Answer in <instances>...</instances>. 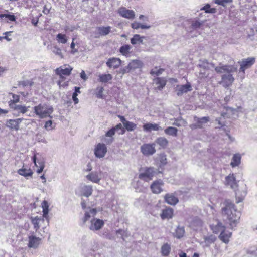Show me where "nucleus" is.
Returning a JSON list of instances; mask_svg holds the SVG:
<instances>
[{
    "label": "nucleus",
    "instance_id": "22",
    "mask_svg": "<svg viewBox=\"0 0 257 257\" xmlns=\"http://www.w3.org/2000/svg\"><path fill=\"white\" fill-rule=\"evenodd\" d=\"M31 222L34 226V228L35 230V233L38 232V230L40 227L41 224L44 222V219L43 218L36 216L35 217H31Z\"/></svg>",
    "mask_w": 257,
    "mask_h": 257
},
{
    "label": "nucleus",
    "instance_id": "19",
    "mask_svg": "<svg viewBox=\"0 0 257 257\" xmlns=\"http://www.w3.org/2000/svg\"><path fill=\"white\" fill-rule=\"evenodd\" d=\"M174 210L171 208H166L162 210L160 216L162 219L169 220L171 219L173 216Z\"/></svg>",
    "mask_w": 257,
    "mask_h": 257
},
{
    "label": "nucleus",
    "instance_id": "18",
    "mask_svg": "<svg viewBox=\"0 0 257 257\" xmlns=\"http://www.w3.org/2000/svg\"><path fill=\"white\" fill-rule=\"evenodd\" d=\"M23 118L10 119L6 122V126L11 129L18 131L19 129V124L22 122Z\"/></svg>",
    "mask_w": 257,
    "mask_h": 257
},
{
    "label": "nucleus",
    "instance_id": "34",
    "mask_svg": "<svg viewBox=\"0 0 257 257\" xmlns=\"http://www.w3.org/2000/svg\"><path fill=\"white\" fill-rule=\"evenodd\" d=\"M145 38L144 36H141L139 34H135L131 39V43L133 45L137 44H143V40Z\"/></svg>",
    "mask_w": 257,
    "mask_h": 257
},
{
    "label": "nucleus",
    "instance_id": "3",
    "mask_svg": "<svg viewBox=\"0 0 257 257\" xmlns=\"http://www.w3.org/2000/svg\"><path fill=\"white\" fill-rule=\"evenodd\" d=\"M215 70L217 73L223 74L221 76V80L219 82L220 84L225 88L232 85L234 81L232 73L236 72V67L233 65L220 64L215 68Z\"/></svg>",
    "mask_w": 257,
    "mask_h": 257
},
{
    "label": "nucleus",
    "instance_id": "43",
    "mask_svg": "<svg viewBox=\"0 0 257 257\" xmlns=\"http://www.w3.org/2000/svg\"><path fill=\"white\" fill-rule=\"evenodd\" d=\"M202 225V221L199 218H195L191 223V226L194 230H197Z\"/></svg>",
    "mask_w": 257,
    "mask_h": 257
},
{
    "label": "nucleus",
    "instance_id": "14",
    "mask_svg": "<svg viewBox=\"0 0 257 257\" xmlns=\"http://www.w3.org/2000/svg\"><path fill=\"white\" fill-rule=\"evenodd\" d=\"M210 119L209 117H202L201 118L194 117V121L196 122V124H193L190 125L192 129L197 127L202 128L205 124L209 122Z\"/></svg>",
    "mask_w": 257,
    "mask_h": 257
},
{
    "label": "nucleus",
    "instance_id": "29",
    "mask_svg": "<svg viewBox=\"0 0 257 257\" xmlns=\"http://www.w3.org/2000/svg\"><path fill=\"white\" fill-rule=\"evenodd\" d=\"M211 230L214 233H220L225 229V227L220 222H217L216 224H213L210 225Z\"/></svg>",
    "mask_w": 257,
    "mask_h": 257
},
{
    "label": "nucleus",
    "instance_id": "1",
    "mask_svg": "<svg viewBox=\"0 0 257 257\" xmlns=\"http://www.w3.org/2000/svg\"><path fill=\"white\" fill-rule=\"evenodd\" d=\"M224 206L222 208V212L224 217L229 224L230 228L233 229L236 227L240 218L241 213L236 208L235 205L229 200H226Z\"/></svg>",
    "mask_w": 257,
    "mask_h": 257
},
{
    "label": "nucleus",
    "instance_id": "49",
    "mask_svg": "<svg viewBox=\"0 0 257 257\" xmlns=\"http://www.w3.org/2000/svg\"><path fill=\"white\" fill-rule=\"evenodd\" d=\"M185 233V230L183 227H178L176 230V236L180 238L183 237Z\"/></svg>",
    "mask_w": 257,
    "mask_h": 257
},
{
    "label": "nucleus",
    "instance_id": "38",
    "mask_svg": "<svg viewBox=\"0 0 257 257\" xmlns=\"http://www.w3.org/2000/svg\"><path fill=\"white\" fill-rule=\"evenodd\" d=\"M155 143L164 148L167 146L168 141L165 137H159L155 140Z\"/></svg>",
    "mask_w": 257,
    "mask_h": 257
},
{
    "label": "nucleus",
    "instance_id": "47",
    "mask_svg": "<svg viewBox=\"0 0 257 257\" xmlns=\"http://www.w3.org/2000/svg\"><path fill=\"white\" fill-rule=\"evenodd\" d=\"M104 91V88L102 87L99 86L97 87L96 89V95L98 98L103 99L104 98V95L103 93Z\"/></svg>",
    "mask_w": 257,
    "mask_h": 257
},
{
    "label": "nucleus",
    "instance_id": "4",
    "mask_svg": "<svg viewBox=\"0 0 257 257\" xmlns=\"http://www.w3.org/2000/svg\"><path fill=\"white\" fill-rule=\"evenodd\" d=\"M33 109L36 115L41 119L47 117L52 118L51 114L53 112V108L50 105L46 103L39 104L35 106Z\"/></svg>",
    "mask_w": 257,
    "mask_h": 257
},
{
    "label": "nucleus",
    "instance_id": "45",
    "mask_svg": "<svg viewBox=\"0 0 257 257\" xmlns=\"http://www.w3.org/2000/svg\"><path fill=\"white\" fill-rule=\"evenodd\" d=\"M170 250L171 248L170 245L166 243L161 247L162 254L164 256H167L169 254Z\"/></svg>",
    "mask_w": 257,
    "mask_h": 257
},
{
    "label": "nucleus",
    "instance_id": "16",
    "mask_svg": "<svg viewBox=\"0 0 257 257\" xmlns=\"http://www.w3.org/2000/svg\"><path fill=\"white\" fill-rule=\"evenodd\" d=\"M92 191L93 189L91 185H84L80 186L78 189L79 194L86 197L91 195Z\"/></svg>",
    "mask_w": 257,
    "mask_h": 257
},
{
    "label": "nucleus",
    "instance_id": "5",
    "mask_svg": "<svg viewBox=\"0 0 257 257\" xmlns=\"http://www.w3.org/2000/svg\"><path fill=\"white\" fill-rule=\"evenodd\" d=\"M28 239V246L29 248L36 249L41 243L42 238L40 236H37L36 233L34 232H30Z\"/></svg>",
    "mask_w": 257,
    "mask_h": 257
},
{
    "label": "nucleus",
    "instance_id": "25",
    "mask_svg": "<svg viewBox=\"0 0 257 257\" xmlns=\"http://www.w3.org/2000/svg\"><path fill=\"white\" fill-rule=\"evenodd\" d=\"M143 130L146 132H151L152 131L162 130V128L158 124L156 123H147L143 126Z\"/></svg>",
    "mask_w": 257,
    "mask_h": 257
},
{
    "label": "nucleus",
    "instance_id": "52",
    "mask_svg": "<svg viewBox=\"0 0 257 257\" xmlns=\"http://www.w3.org/2000/svg\"><path fill=\"white\" fill-rule=\"evenodd\" d=\"M57 39L59 43L65 44L67 42V39L66 38V36L64 34L59 33L57 35Z\"/></svg>",
    "mask_w": 257,
    "mask_h": 257
},
{
    "label": "nucleus",
    "instance_id": "7",
    "mask_svg": "<svg viewBox=\"0 0 257 257\" xmlns=\"http://www.w3.org/2000/svg\"><path fill=\"white\" fill-rule=\"evenodd\" d=\"M102 172L101 170L93 171L86 176V178L93 183L99 184L102 178Z\"/></svg>",
    "mask_w": 257,
    "mask_h": 257
},
{
    "label": "nucleus",
    "instance_id": "37",
    "mask_svg": "<svg viewBox=\"0 0 257 257\" xmlns=\"http://www.w3.org/2000/svg\"><path fill=\"white\" fill-rule=\"evenodd\" d=\"M12 107H13L14 109V110L22 114H24L26 112H27L29 108V107H26L24 105L16 104H14V105H12Z\"/></svg>",
    "mask_w": 257,
    "mask_h": 257
},
{
    "label": "nucleus",
    "instance_id": "13",
    "mask_svg": "<svg viewBox=\"0 0 257 257\" xmlns=\"http://www.w3.org/2000/svg\"><path fill=\"white\" fill-rule=\"evenodd\" d=\"M255 62V58L254 57H248L244 59L240 62V71H242L244 73L245 69L251 67Z\"/></svg>",
    "mask_w": 257,
    "mask_h": 257
},
{
    "label": "nucleus",
    "instance_id": "48",
    "mask_svg": "<svg viewBox=\"0 0 257 257\" xmlns=\"http://www.w3.org/2000/svg\"><path fill=\"white\" fill-rule=\"evenodd\" d=\"M246 195V191H243L241 194H240V192L239 191L236 192V196L237 198L238 199V200L237 201V203H239L241 202L244 197H245Z\"/></svg>",
    "mask_w": 257,
    "mask_h": 257
},
{
    "label": "nucleus",
    "instance_id": "40",
    "mask_svg": "<svg viewBox=\"0 0 257 257\" xmlns=\"http://www.w3.org/2000/svg\"><path fill=\"white\" fill-rule=\"evenodd\" d=\"M201 11H204L206 13H211L214 14L217 12V10L215 8L210 7V5L209 4H206L204 7H202L200 9Z\"/></svg>",
    "mask_w": 257,
    "mask_h": 257
},
{
    "label": "nucleus",
    "instance_id": "55",
    "mask_svg": "<svg viewBox=\"0 0 257 257\" xmlns=\"http://www.w3.org/2000/svg\"><path fill=\"white\" fill-rule=\"evenodd\" d=\"M52 52L56 55L59 56L61 58H63L62 51L60 48L57 46H54L52 49Z\"/></svg>",
    "mask_w": 257,
    "mask_h": 257
},
{
    "label": "nucleus",
    "instance_id": "46",
    "mask_svg": "<svg viewBox=\"0 0 257 257\" xmlns=\"http://www.w3.org/2000/svg\"><path fill=\"white\" fill-rule=\"evenodd\" d=\"M187 122L183 119H175L174 122L173 123V125L176 126H185L187 125Z\"/></svg>",
    "mask_w": 257,
    "mask_h": 257
},
{
    "label": "nucleus",
    "instance_id": "10",
    "mask_svg": "<svg viewBox=\"0 0 257 257\" xmlns=\"http://www.w3.org/2000/svg\"><path fill=\"white\" fill-rule=\"evenodd\" d=\"M117 12L122 17L129 20H133L135 17V13L133 10H128L124 7L119 8Z\"/></svg>",
    "mask_w": 257,
    "mask_h": 257
},
{
    "label": "nucleus",
    "instance_id": "61",
    "mask_svg": "<svg viewBox=\"0 0 257 257\" xmlns=\"http://www.w3.org/2000/svg\"><path fill=\"white\" fill-rule=\"evenodd\" d=\"M202 23L198 21H196L192 24V27L193 28L197 29L200 27Z\"/></svg>",
    "mask_w": 257,
    "mask_h": 257
},
{
    "label": "nucleus",
    "instance_id": "54",
    "mask_svg": "<svg viewBox=\"0 0 257 257\" xmlns=\"http://www.w3.org/2000/svg\"><path fill=\"white\" fill-rule=\"evenodd\" d=\"M131 70H130V68H128V66L127 65L125 67L120 68L119 69V70L117 71V73L118 74H120L121 75V77H122V76L124 74L128 73Z\"/></svg>",
    "mask_w": 257,
    "mask_h": 257
},
{
    "label": "nucleus",
    "instance_id": "53",
    "mask_svg": "<svg viewBox=\"0 0 257 257\" xmlns=\"http://www.w3.org/2000/svg\"><path fill=\"white\" fill-rule=\"evenodd\" d=\"M163 71H164L163 69H161V68L158 69L157 67H155V68L151 70L150 73L152 75H156L157 76H158V75L161 74Z\"/></svg>",
    "mask_w": 257,
    "mask_h": 257
},
{
    "label": "nucleus",
    "instance_id": "51",
    "mask_svg": "<svg viewBox=\"0 0 257 257\" xmlns=\"http://www.w3.org/2000/svg\"><path fill=\"white\" fill-rule=\"evenodd\" d=\"M232 2V0H214L215 4L222 6L223 7H226L227 4Z\"/></svg>",
    "mask_w": 257,
    "mask_h": 257
},
{
    "label": "nucleus",
    "instance_id": "17",
    "mask_svg": "<svg viewBox=\"0 0 257 257\" xmlns=\"http://www.w3.org/2000/svg\"><path fill=\"white\" fill-rule=\"evenodd\" d=\"M121 64V60L118 58H110L107 61L106 64L110 68L116 69Z\"/></svg>",
    "mask_w": 257,
    "mask_h": 257
},
{
    "label": "nucleus",
    "instance_id": "62",
    "mask_svg": "<svg viewBox=\"0 0 257 257\" xmlns=\"http://www.w3.org/2000/svg\"><path fill=\"white\" fill-rule=\"evenodd\" d=\"M102 236L104 237V238H106L107 239H113V237L111 236V235H110L108 232H107V231H105L104 232Z\"/></svg>",
    "mask_w": 257,
    "mask_h": 257
},
{
    "label": "nucleus",
    "instance_id": "58",
    "mask_svg": "<svg viewBox=\"0 0 257 257\" xmlns=\"http://www.w3.org/2000/svg\"><path fill=\"white\" fill-rule=\"evenodd\" d=\"M125 233V231H124V230H123L122 229H119V230H117L116 231V234L117 236V237L121 238L123 240L124 239V234Z\"/></svg>",
    "mask_w": 257,
    "mask_h": 257
},
{
    "label": "nucleus",
    "instance_id": "9",
    "mask_svg": "<svg viewBox=\"0 0 257 257\" xmlns=\"http://www.w3.org/2000/svg\"><path fill=\"white\" fill-rule=\"evenodd\" d=\"M72 70L73 68L70 65L65 64L56 68L55 72L60 78H63V75L69 76L71 74Z\"/></svg>",
    "mask_w": 257,
    "mask_h": 257
},
{
    "label": "nucleus",
    "instance_id": "8",
    "mask_svg": "<svg viewBox=\"0 0 257 257\" xmlns=\"http://www.w3.org/2000/svg\"><path fill=\"white\" fill-rule=\"evenodd\" d=\"M156 173L154 168H149L146 169L145 171L139 174V177L140 179L148 182L151 180Z\"/></svg>",
    "mask_w": 257,
    "mask_h": 257
},
{
    "label": "nucleus",
    "instance_id": "33",
    "mask_svg": "<svg viewBox=\"0 0 257 257\" xmlns=\"http://www.w3.org/2000/svg\"><path fill=\"white\" fill-rule=\"evenodd\" d=\"M208 63L206 61H203L202 64H199L200 67L202 68L200 70V75L201 77H207L208 76V73L207 72L206 68L208 67Z\"/></svg>",
    "mask_w": 257,
    "mask_h": 257
},
{
    "label": "nucleus",
    "instance_id": "12",
    "mask_svg": "<svg viewBox=\"0 0 257 257\" xmlns=\"http://www.w3.org/2000/svg\"><path fill=\"white\" fill-rule=\"evenodd\" d=\"M111 27H98L93 33L94 38H99L100 36H105L108 35L111 30Z\"/></svg>",
    "mask_w": 257,
    "mask_h": 257
},
{
    "label": "nucleus",
    "instance_id": "50",
    "mask_svg": "<svg viewBox=\"0 0 257 257\" xmlns=\"http://www.w3.org/2000/svg\"><path fill=\"white\" fill-rule=\"evenodd\" d=\"M0 18L3 19V18H7L9 21H15L16 17L14 15H11L9 14H0Z\"/></svg>",
    "mask_w": 257,
    "mask_h": 257
},
{
    "label": "nucleus",
    "instance_id": "41",
    "mask_svg": "<svg viewBox=\"0 0 257 257\" xmlns=\"http://www.w3.org/2000/svg\"><path fill=\"white\" fill-rule=\"evenodd\" d=\"M131 49V46L130 45L125 44L122 45L119 49L120 52L124 56H127Z\"/></svg>",
    "mask_w": 257,
    "mask_h": 257
},
{
    "label": "nucleus",
    "instance_id": "2",
    "mask_svg": "<svg viewBox=\"0 0 257 257\" xmlns=\"http://www.w3.org/2000/svg\"><path fill=\"white\" fill-rule=\"evenodd\" d=\"M97 213L95 208H88L85 211L84 216L82 218L83 223L87 226L92 231L100 230L104 225V221L100 219L95 218Z\"/></svg>",
    "mask_w": 257,
    "mask_h": 257
},
{
    "label": "nucleus",
    "instance_id": "23",
    "mask_svg": "<svg viewBox=\"0 0 257 257\" xmlns=\"http://www.w3.org/2000/svg\"><path fill=\"white\" fill-rule=\"evenodd\" d=\"M203 239L204 241H202L200 244L203 247H209L210 244H212L216 240V237L213 235H210L204 236Z\"/></svg>",
    "mask_w": 257,
    "mask_h": 257
},
{
    "label": "nucleus",
    "instance_id": "11",
    "mask_svg": "<svg viewBox=\"0 0 257 257\" xmlns=\"http://www.w3.org/2000/svg\"><path fill=\"white\" fill-rule=\"evenodd\" d=\"M107 152V148L106 145L103 143H98L95 148L94 154L95 156L99 158L104 157Z\"/></svg>",
    "mask_w": 257,
    "mask_h": 257
},
{
    "label": "nucleus",
    "instance_id": "30",
    "mask_svg": "<svg viewBox=\"0 0 257 257\" xmlns=\"http://www.w3.org/2000/svg\"><path fill=\"white\" fill-rule=\"evenodd\" d=\"M18 173L25 178H28L29 177H32L33 172L30 168H26L23 167L21 169H20L17 171Z\"/></svg>",
    "mask_w": 257,
    "mask_h": 257
},
{
    "label": "nucleus",
    "instance_id": "35",
    "mask_svg": "<svg viewBox=\"0 0 257 257\" xmlns=\"http://www.w3.org/2000/svg\"><path fill=\"white\" fill-rule=\"evenodd\" d=\"M241 157L239 154H236L234 155V156L232 157L230 165L232 167H235L239 166L241 162Z\"/></svg>",
    "mask_w": 257,
    "mask_h": 257
},
{
    "label": "nucleus",
    "instance_id": "56",
    "mask_svg": "<svg viewBox=\"0 0 257 257\" xmlns=\"http://www.w3.org/2000/svg\"><path fill=\"white\" fill-rule=\"evenodd\" d=\"M44 128L47 131L52 130L54 128L52 121L51 120L47 121L44 125Z\"/></svg>",
    "mask_w": 257,
    "mask_h": 257
},
{
    "label": "nucleus",
    "instance_id": "21",
    "mask_svg": "<svg viewBox=\"0 0 257 257\" xmlns=\"http://www.w3.org/2000/svg\"><path fill=\"white\" fill-rule=\"evenodd\" d=\"M163 185V181L161 180H159L153 182L151 186V189L153 193L158 194L162 191Z\"/></svg>",
    "mask_w": 257,
    "mask_h": 257
},
{
    "label": "nucleus",
    "instance_id": "57",
    "mask_svg": "<svg viewBox=\"0 0 257 257\" xmlns=\"http://www.w3.org/2000/svg\"><path fill=\"white\" fill-rule=\"evenodd\" d=\"M160 161L162 165H164L167 163L166 156L164 154H161L160 155Z\"/></svg>",
    "mask_w": 257,
    "mask_h": 257
},
{
    "label": "nucleus",
    "instance_id": "27",
    "mask_svg": "<svg viewBox=\"0 0 257 257\" xmlns=\"http://www.w3.org/2000/svg\"><path fill=\"white\" fill-rule=\"evenodd\" d=\"M143 65V62L138 59L132 60L128 64V68L131 71L138 68H141Z\"/></svg>",
    "mask_w": 257,
    "mask_h": 257
},
{
    "label": "nucleus",
    "instance_id": "6",
    "mask_svg": "<svg viewBox=\"0 0 257 257\" xmlns=\"http://www.w3.org/2000/svg\"><path fill=\"white\" fill-rule=\"evenodd\" d=\"M155 143L143 144L140 147L141 152L145 156H152L156 153Z\"/></svg>",
    "mask_w": 257,
    "mask_h": 257
},
{
    "label": "nucleus",
    "instance_id": "26",
    "mask_svg": "<svg viewBox=\"0 0 257 257\" xmlns=\"http://www.w3.org/2000/svg\"><path fill=\"white\" fill-rule=\"evenodd\" d=\"M115 134V131L114 128H111L105 134V137L103 139V141L107 144H110L114 140L113 136Z\"/></svg>",
    "mask_w": 257,
    "mask_h": 257
},
{
    "label": "nucleus",
    "instance_id": "42",
    "mask_svg": "<svg viewBox=\"0 0 257 257\" xmlns=\"http://www.w3.org/2000/svg\"><path fill=\"white\" fill-rule=\"evenodd\" d=\"M33 162L35 164V166L37 167H39V169L37 170V173H41L43 171L45 167V165L43 162H38L39 165L37 164L36 162V157L35 155L34 156L33 158Z\"/></svg>",
    "mask_w": 257,
    "mask_h": 257
},
{
    "label": "nucleus",
    "instance_id": "64",
    "mask_svg": "<svg viewBox=\"0 0 257 257\" xmlns=\"http://www.w3.org/2000/svg\"><path fill=\"white\" fill-rule=\"evenodd\" d=\"M13 100H11V102H13V103L18 102L19 100V96L15 94H13Z\"/></svg>",
    "mask_w": 257,
    "mask_h": 257
},
{
    "label": "nucleus",
    "instance_id": "44",
    "mask_svg": "<svg viewBox=\"0 0 257 257\" xmlns=\"http://www.w3.org/2000/svg\"><path fill=\"white\" fill-rule=\"evenodd\" d=\"M43 208V217L47 218L49 212V205L46 201H43L42 203Z\"/></svg>",
    "mask_w": 257,
    "mask_h": 257
},
{
    "label": "nucleus",
    "instance_id": "28",
    "mask_svg": "<svg viewBox=\"0 0 257 257\" xmlns=\"http://www.w3.org/2000/svg\"><path fill=\"white\" fill-rule=\"evenodd\" d=\"M232 235V233L225 231V229L220 233L219 236V239L224 243L227 244L229 241V238Z\"/></svg>",
    "mask_w": 257,
    "mask_h": 257
},
{
    "label": "nucleus",
    "instance_id": "32",
    "mask_svg": "<svg viewBox=\"0 0 257 257\" xmlns=\"http://www.w3.org/2000/svg\"><path fill=\"white\" fill-rule=\"evenodd\" d=\"M154 83L157 85V88L161 90L166 84V80L163 77H157L153 80Z\"/></svg>",
    "mask_w": 257,
    "mask_h": 257
},
{
    "label": "nucleus",
    "instance_id": "20",
    "mask_svg": "<svg viewBox=\"0 0 257 257\" xmlns=\"http://www.w3.org/2000/svg\"><path fill=\"white\" fill-rule=\"evenodd\" d=\"M118 117L120 118V121L122 122L124 126L128 131H133L136 127L137 125L132 122L127 121L124 116L119 115Z\"/></svg>",
    "mask_w": 257,
    "mask_h": 257
},
{
    "label": "nucleus",
    "instance_id": "24",
    "mask_svg": "<svg viewBox=\"0 0 257 257\" xmlns=\"http://www.w3.org/2000/svg\"><path fill=\"white\" fill-rule=\"evenodd\" d=\"M225 184L234 189L237 187V181L233 174H229L225 178Z\"/></svg>",
    "mask_w": 257,
    "mask_h": 257
},
{
    "label": "nucleus",
    "instance_id": "36",
    "mask_svg": "<svg viewBox=\"0 0 257 257\" xmlns=\"http://www.w3.org/2000/svg\"><path fill=\"white\" fill-rule=\"evenodd\" d=\"M164 132L166 135L176 137L177 135L178 129L173 126H169L164 130Z\"/></svg>",
    "mask_w": 257,
    "mask_h": 257
},
{
    "label": "nucleus",
    "instance_id": "15",
    "mask_svg": "<svg viewBox=\"0 0 257 257\" xmlns=\"http://www.w3.org/2000/svg\"><path fill=\"white\" fill-rule=\"evenodd\" d=\"M191 85L189 83L185 85H177L175 88V92L178 96H181L184 93L191 91Z\"/></svg>",
    "mask_w": 257,
    "mask_h": 257
},
{
    "label": "nucleus",
    "instance_id": "31",
    "mask_svg": "<svg viewBox=\"0 0 257 257\" xmlns=\"http://www.w3.org/2000/svg\"><path fill=\"white\" fill-rule=\"evenodd\" d=\"M166 202L171 205L176 204L178 202V198L172 194H167L165 197Z\"/></svg>",
    "mask_w": 257,
    "mask_h": 257
},
{
    "label": "nucleus",
    "instance_id": "60",
    "mask_svg": "<svg viewBox=\"0 0 257 257\" xmlns=\"http://www.w3.org/2000/svg\"><path fill=\"white\" fill-rule=\"evenodd\" d=\"M215 121L218 122V124L219 125L218 127L220 128L224 126V121H223V118L222 117L216 118Z\"/></svg>",
    "mask_w": 257,
    "mask_h": 257
},
{
    "label": "nucleus",
    "instance_id": "63",
    "mask_svg": "<svg viewBox=\"0 0 257 257\" xmlns=\"http://www.w3.org/2000/svg\"><path fill=\"white\" fill-rule=\"evenodd\" d=\"M12 32V31L5 32L4 33V34L5 35V36L3 37V39H6L8 41H10L11 40V39L9 38L8 36L10 35V34Z\"/></svg>",
    "mask_w": 257,
    "mask_h": 257
},
{
    "label": "nucleus",
    "instance_id": "39",
    "mask_svg": "<svg viewBox=\"0 0 257 257\" xmlns=\"http://www.w3.org/2000/svg\"><path fill=\"white\" fill-rule=\"evenodd\" d=\"M112 79L110 74H103L99 75V81L102 83H106Z\"/></svg>",
    "mask_w": 257,
    "mask_h": 257
},
{
    "label": "nucleus",
    "instance_id": "59",
    "mask_svg": "<svg viewBox=\"0 0 257 257\" xmlns=\"http://www.w3.org/2000/svg\"><path fill=\"white\" fill-rule=\"evenodd\" d=\"M141 23L135 21L131 24V27L134 29H138L140 28Z\"/></svg>",
    "mask_w": 257,
    "mask_h": 257
}]
</instances>
